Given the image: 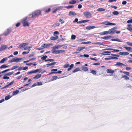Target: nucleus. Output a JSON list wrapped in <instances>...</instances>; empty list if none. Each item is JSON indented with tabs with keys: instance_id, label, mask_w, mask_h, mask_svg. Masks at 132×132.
I'll use <instances>...</instances> for the list:
<instances>
[{
	"instance_id": "f257e3e1",
	"label": "nucleus",
	"mask_w": 132,
	"mask_h": 132,
	"mask_svg": "<svg viewBox=\"0 0 132 132\" xmlns=\"http://www.w3.org/2000/svg\"><path fill=\"white\" fill-rule=\"evenodd\" d=\"M42 15L41 11L40 10H38L33 12L32 14H30L29 16H31V18H35L38 17L39 15Z\"/></svg>"
},
{
	"instance_id": "f03ea898",
	"label": "nucleus",
	"mask_w": 132,
	"mask_h": 132,
	"mask_svg": "<svg viewBox=\"0 0 132 132\" xmlns=\"http://www.w3.org/2000/svg\"><path fill=\"white\" fill-rule=\"evenodd\" d=\"M27 17H26L22 19L21 21V23L23 24V26L24 27L29 26V24L28 21H27Z\"/></svg>"
},
{
	"instance_id": "7ed1b4c3",
	"label": "nucleus",
	"mask_w": 132,
	"mask_h": 132,
	"mask_svg": "<svg viewBox=\"0 0 132 132\" xmlns=\"http://www.w3.org/2000/svg\"><path fill=\"white\" fill-rule=\"evenodd\" d=\"M64 50H53L52 53L57 54H58L64 53Z\"/></svg>"
},
{
	"instance_id": "20e7f679",
	"label": "nucleus",
	"mask_w": 132,
	"mask_h": 132,
	"mask_svg": "<svg viewBox=\"0 0 132 132\" xmlns=\"http://www.w3.org/2000/svg\"><path fill=\"white\" fill-rule=\"evenodd\" d=\"M83 14L84 16L87 18H90L92 17L91 13L88 11L84 12Z\"/></svg>"
},
{
	"instance_id": "39448f33",
	"label": "nucleus",
	"mask_w": 132,
	"mask_h": 132,
	"mask_svg": "<svg viewBox=\"0 0 132 132\" xmlns=\"http://www.w3.org/2000/svg\"><path fill=\"white\" fill-rule=\"evenodd\" d=\"M41 69H37L35 70L34 71H31L28 73V74H30L33 73H36L37 72L40 73L41 72Z\"/></svg>"
},
{
	"instance_id": "423d86ee",
	"label": "nucleus",
	"mask_w": 132,
	"mask_h": 132,
	"mask_svg": "<svg viewBox=\"0 0 132 132\" xmlns=\"http://www.w3.org/2000/svg\"><path fill=\"white\" fill-rule=\"evenodd\" d=\"M7 48L6 45H2L0 47V51H2L6 49Z\"/></svg>"
},
{
	"instance_id": "0eeeda50",
	"label": "nucleus",
	"mask_w": 132,
	"mask_h": 132,
	"mask_svg": "<svg viewBox=\"0 0 132 132\" xmlns=\"http://www.w3.org/2000/svg\"><path fill=\"white\" fill-rule=\"evenodd\" d=\"M116 29L115 27H113L111 29L109 30V33L111 34H114L115 32V30H114Z\"/></svg>"
},
{
	"instance_id": "6e6552de",
	"label": "nucleus",
	"mask_w": 132,
	"mask_h": 132,
	"mask_svg": "<svg viewBox=\"0 0 132 132\" xmlns=\"http://www.w3.org/2000/svg\"><path fill=\"white\" fill-rule=\"evenodd\" d=\"M105 24L106 25H115L116 24V23H113L110 22L109 21H105L104 22L102 23V24Z\"/></svg>"
},
{
	"instance_id": "1a4fd4ad",
	"label": "nucleus",
	"mask_w": 132,
	"mask_h": 132,
	"mask_svg": "<svg viewBox=\"0 0 132 132\" xmlns=\"http://www.w3.org/2000/svg\"><path fill=\"white\" fill-rule=\"evenodd\" d=\"M51 45V44H43L42 45V47L45 48H49L50 46Z\"/></svg>"
},
{
	"instance_id": "9d476101",
	"label": "nucleus",
	"mask_w": 132,
	"mask_h": 132,
	"mask_svg": "<svg viewBox=\"0 0 132 132\" xmlns=\"http://www.w3.org/2000/svg\"><path fill=\"white\" fill-rule=\"evenodd\" d=\"M59 38V37L57 36H51L50 37V39L51 40H55Z\"/></svg>"
},
{
	"instance_id": "9b49d317",
	"label": "nucleus",
	"mask_w": 132,
	"mask_h": 132,
	"mask_svg": "<svg viewBox=\"0 0 132 132\" xmlns=\"http://www.w3.org/2000/svg\"><path fill=\"white\" fill-rule=\"evenodd\" d=\"M113 50V51H111L112 52H119L120 51V50H116L114 49L113 48H106L104 50Z\"/></svg>"
},
{
	"instance_id": "f8f14e48",
	"label": "nucleus",
	"mask_w": 132,
	"mask_h": 132,
	"mask_svg": "<svg viewBox=\"0 0 132 132\" xmlns=\"http://www.w3.org/2000/svg\"><path fill=\"white\" fill-rule=\"evenodd\" d=\"M14 82V81H12L11 82H10L7 85H6V86L4 87H3L2 88H1V89H4L5 88H6V87H8L9 86H10L12 85V84H13V83Z\"/></svg>"
},
{
	"instance_id": "ddd939ff",
	"label": "nucleus",
	"mask_w": 132,
	"mask_h": 132,
	"mask_svg": "<svg viewBox=\"0 0 132 132\" xmlns=\"http://www.w3.org/2000/svg\"><path fill=\"white\" fill-rule=\"evenodd\" d=\"M125 48L126 50L129 51H130L131 52H132V48L130 47H127V46H124L123 47Z\"/></svg>"
},
{
	"instance_id": "4468645a",
	"label": "nucleus",
	"mask_w": 132,
	"mask_h": 132,
	"mask_svg": "<svg viewBox=\"0 0 132 132\" xmlns=\"http://www.w3.org/2000/svg\"><path fill=\"white\" fill-rule=\"evenodd\" d=\"M106 72L108 73H111L113 74L114 71L111 69H108L106 70Z\"/></svg>"
},
{
	"instance_id": "2eb2a0df",
	"label": "nucleus",
	"mask_w": 132,
	"mask_h": 132,
	"mask_svg": "<svg viewBox=\"0 0 132 132\" xmlns=\"http://www.w3.org/2000/svg\"><path fill=\"white\" fill-rule=\"evenodd\" d=\"M14 58V62L16 63L20 62V60L22 59V58H16V57H15Z\"/></svg>"
},
{
	"instance_id": "dca6fc26",
	"label": "nucleus",
	"mask_w": 132,
	"mask_h": 132,
	"mask_svg": "<svg viewBox=\"0 0 132 132\" xmlns=\"http://www.w3.org/2000/svg\"><path fill=\"white\" fill-rule=\"evenodd\" d=\"M95 28L96 27L95 26H87L86 27V29L87 30H89L91 29L94 28Z\"/></svg>"
},
{
	"instance_id": "f3484780",
	"label": "nucleus",
	"mask_w": 132,
	"mask_h": 132,
	"mask_svg": "<svg viewBox=\"0 0 132 132\" xmlns=\"http://www.w3.org/2000/svg\"><path fill=\"white\" fill-rule=\"evenodd\" d=\"M69 16L72 15L75 16L77 15V14L74 12L73 11H70L69 13Z\"/></svg>"
},
{
	"instance_id": "a211bd4d",
	"label": "nucleus",
	"mask_w": 132,
	"mask_h": 132,
	"mask_svg": "<svg viewBox=\"0 0 132 132\" xmlns=\"http://www.w3.org/2000/svg\"><path fill=\"white\" fill-rule=\"evenodd\" d=\"M85 48V47H78L76 49V50L78 51H80L81 50H83Z\"/></svg>"
},
{
	"instance_id": "6ab92c4d",
	"label": "nucleus",
	"mask_w": 132,
	"mask_h": 132,
	"mask_svg": "<svg viewBox=\"0 0 132 132\" xmlns=\"http://www.w3.org/2000/svg\"><path fill=\"white\" fill-rule=\"evenodd\" d=\"M41 77V74H38L35 76L33 78V79H38L40 78Z\"/></svg>"
},
{
	"instance_id": "aec40b11",
	"label": "nucleus",
	"mask_w": 132,
	"mask_h": 132,
	"mask_svg": "<svg viewBox=\"0 0 132 132\" xmlns=\"http://www.w3.org/2000/svg\"><path fill=\"white\" fill-rule=\"evenodd\" d=\"M119 55H128L129 54V53L128 52H120L119 53Z\"/></svg>"
},
{
	"instance_id": "412c9836",
	"label": "nucleus",
	"mask_w": 132,
	"mask_h": 132,
	"mask_svg": "<svg viewBox=\"0 0 132 132\" xmlns=\"http://www.w3.org/2000/svg\"><path fill=\"white\" fill-rule=\"evenodd\" d=\"M11 32V31L9 29H7V31L5 32L4 33L5 36H7Z\"/></svg>"
},
{
	"instance_id": "4be33fe9",
	"label": "nucleus",
	"mask_w": 132,
	"mask_h": 132,
	"mask_svg": "<svg viewBox=\"0 0 132 132\" xmlns=\"http://www.w3.org/2000/svg\"><path fill=\"white\" fill-rule=\"evenodd\" d=\"M76 3V1L75 0H72L70 1L69 2V3L70 4H75Z\"/></svg>"
},
{
	"instance_id": "5701e85b",
	"label": "nucleus",
	"mask_w": 132,
	"mask_h": 132,
	"mask_svg": "<svg viewBox=\"0 0 132 132\" xmlns=\"http://www.w3.org/2000/svg\"><path fill=\"white\" fill-rule=\"evenodd\" d=\"M116 65L120 67H122V66L124 65L123 63L119 62L117 63Z\"/></svg>"
},
{
	"instance_id": "b1692460",
	"label": "nucleus",
	"mask_w": 132,
	"mask_h": 132,
	"mask_svg": "<svg viewBox=\"0 0 132 132\" xmlns=\"http://www.w3.org/2000/svg\"><path fill=\"white\" fill-rule=\"evenodd\" d=\"M121 78H124L126 80H128L129 79V77L126 75H123L121 77Z\"/></svg>"
},
{
	"instance_id": "393cba45",
	"label": "nucleus",
	"mask_w": 132,
	"mask_h": 132,
	"mask_svg": "<svg viewBox=\"0 0 132 132\" xmlns=\"http://www.w3.org/2000/svg\"><path fill=\"white\" fill-rule=\"evenodd\" d=\"M7 59V57H5L2 60L0 61V63H3Z\"/></svg>"
},
{
	"instance_id": "a878e982",
	"label": "nucleus",
	"mask_w": 132,
	"mask_h": 132,
	"mask_svg": "<svg viewBox=\"0 0 132 132\" xmlns=\"http://www.w3.org/2000/svg\"><path fill=\"white\" fill-rule=\"evenodd\" d=\"M62 46V45H58L57 46H55L53 47V48L54 49H58L59 48H60Z\"/></svg>"
},
{
	"instance_id": "bb28decb",
	"label": "nucleus",
	"mask_w": 132,
	"mask_h": 132,
	"mask_svg": "<svg viewBox=\"0 0 132 132\" xmlns=\"http://www.w3.org/2000/svg\"><path fill=\"white\" fill-rule=\"evenodd\" d=\"M8 67H9V65H6L5 64H3L0 66V68L2 69L3 68H6Z\"/></svg>"
},
{
	"instance_id": "cd10ccee",
	"label": "nucleus",
	"mask_w": 132,
	"mask_h": 132,
	"mask_svg": "<svg viewBox=\"0 0 132 132\" xmlns=\"http://www.w3.org/2000/svg\"><path fill=\"white\" fill-rule=\"evenodd\" d=\"M74 66V64H71L69 67V68L68 69L67 71H69L71 70Z\"/></svg>"
},
{
	"instance_id": "c85d7f7f",
	"label": "nucleus",
	"mask_w": 132,
	"mask_h": 132,
	"mask_svg": "<svg viewBox=\"0 0 132 132\" xmlns=\"http://www.w3.org/2000/svg\"><path fill=\"white\" fill-rule=\"evenodd\" d=\"M56 63V62H53V63H51L49 64H47V67H48V65L51 66L53 65H55V64Z\"/></svg>"
},
{
	"instance_id": "c756f323",
	"label": "nucleus",
	"mask_w": 132,
	"mask_h": 132,
	"mask_svg": "<svg viewBox=\"0 0 132 132\" xmlns=\"http://www.w3.org/2000/svg\"><path fill=\"white\" fill-rule=\"evenodd\" d=\"M57 78V76H53L52 78V80L53 81L55 80H56Z\"/></svg>"
},
{
	"instance_id": "7c9ffc66",
	"label": "nucleus",
	"mask_w": 132,
	"mask_h": 132,
	"mask_svg": "<svg viewBox=\"0 0 132 132\" xmlns=\"http://www.w3.org/2000/svg\"><path fill=\"white\" fill-rule=\"evenodd\" d=\"M19 92V91L18 90H16L13 92V95H15L17 94Z\"/></svg>"
},
{
	"instance_id": "2f4dec72",
	"label": "nucleus",
	"mask_w": 132,
	"mask_h": 132,
	"mask_svg": "<svg viewBox=\"0 0 132 132\" xmlns=\"http://www.w3.org/2000/svg\"><path fill=\"white\" fill-rule=\"evenodd\" d=\"M74 6L73 5H69L65 7V8L67 9H69L71 8H74Z\"/></svg>"
},
{
	"instance_id": "473e14b6",
	"label": "nucleus",
	"mask_w": 132,
	"mask_h": 132,
	"mask_svg": "<svg viewBox=\"0 0 132 132\" xmlns=\"http://www.w3.org/2000/svg\"><path fill=\"white\" fill-rule=\"evenodd\" d=\"M82 70L85 71H86L88 70L87 67H82Z\"/></svg>"
},
{
	"instance_id": "72a5a7b5",
	"label": "nucleus",
	"mask_w": 132,
	"mask_h": 132,
	"mask_svg": "<svg viewBox=\"0 0 132 132\" xmlns=\"http://www.w3.org/2000/svg\"><path fill=\"white\" fill-rule=\"evenodd\" d=\"M90 72L94 75H96V71L93 70H91Z\"/></svg>"
},
{
	"instance_id": "f704fd0d",
	"label": "nucleus",
	"mask_w": 132,
	"mask_h": 132,
	"mask_svg": "<svg viewBox=\"0 0 132 132\" xmlns=\"http://www.w3.org/2000/svg\"><path fill=\"white\" fill-rule=\"evenodd\" d=\"M11 97V96L10 95H7L5 96V99L6 100H7L9 99Z\"/></svg>"
},
{
	"instance_id": "c9c22d12",
	"label": "nucleus",
	"mask_w": 132,
	"mask_h": 132,
	"mask_svg": "<svg viewBox=\"0 0 132 132\" xmlns=\"http://www.w3.org/2000/svg\"><path fill=\"white\" fill-rule=\"evenodd\" d=\"M113 14L115 15H117L119 14V13L118 11H114L112 12Z\"/></svg>"
},
{
	"instance_id": "e433bc0d",
	"label": "nucleus",
	"mask_w": 132,
	"mask_h": 132,
	"mask_svg": "<svg viewBox=\"0 0 132 132\" xmlns=\"http://www.w3.org/2000/svg\"><path fill=\"white\" fill-rule=\"evenodd\" d=\"M80 69L79 68H77L75 69L73 71V72L75 73L79 71Z\"/></svg>"
},
{
	"instance_id": "4c0bfd02",
	"label": "nucleus",
	"mask_w": 132,
	"mask_h": 132,
	"mask_svg": "<svg viewBox=\"0 0 132 132\" xmlns=\"http://www.w3.org/2000/svg\"><path fill=\"white\" fill-rule=\"evenodd\" d=\"M13 72L12 71L8 73H7L5 74V75L7 76H10L12 75L13 74Z\"/></svg>"
},
{
	"instance_id": "58836bf2",
	"label": "nucleus",
	"mask_w": 132,
	"mask_h": 132,
	"mask_svg": "<svg viewBox=\"0 0 132 132\" xmlns=\"http://www.w3.org/2000/svg\"><path fill=\"white\" fill-rule=\"evenodd\" d=\"M105 10V9H104L102 8H99L97 9V11H103Z\"/></svg>"
},
{
	"instance_id": "ea45409f",
	"label": "nucleus",
	"mask_w": 132,
	"mask_h": 132,
	"mask_svg": "<svg viewBox=\"0 0 132 132\" xmlns=\"http://www.w3.org/2000/svg\"><path fill=\"white\" fill-rule=\"evenodd\" d=\"M47 57V56L46 55H45L43 57H42L41 58V59L42 60H46V58Z\"/></svg>"
},
{
	"instance_id": "a19ab883",
	"label": "nucleus",
	"mask_w": 132,
	"mask_h": 132,
	"mask_svg": "<svg viewBox=\"0 0 132 132\" xmlns=\"http://www.w3.org/2000/svg\"><path fill=\"white\" fill-rule=\"evenodd\" d=\"M51 8H49L47 10H45V12L46 13H48L49 12H50L51 11Z\"/></svg>"
},
{
	"instance_id": "79ce46f5",
	"label": "nucleus",
	"mask_w": 132,
	"mask_h": 132,
	"mask_svg": "<svg viewBox=\"0 0 132 132\" xmlns=\"http://www.w3.org/2000/svg\"><path fill=\"white\" fill-rule=\"evenodd\" d=\"M93 44H96V45L97 44V45H103V44L102 43H101V42L94 43H93Z\"/></svg>"
},
{
	"instance_id": "37998d69",
	"label": "nucleus",
	"mask_w": 132,
	"mask_h": 132,
	"mask_svg": "<svg viewBox=\"0 0 132 132\" xmlns=\"http://www.w3.org/2000/svg\"><path fill=\"white\" fill-rule=\"evenodd\" d=\"M111 40L112 41H118V42H122V41H120V39H118V38L112 39H111Z\"/></svg>"
},
{
	"instance_id": "c03bdc74",
	"label": "nucleus",
	"mask_w": 132,
	"mask_h": 132,
	"mask_svg": "<svg viewBox=\"0 0 132 132\" xmlns=\"http://www.w3.org/2000/svg\"><path fill=\"white\" fill-rule=\"evenodd\" d=\"M54 61V60L52 59H47L45 61V62H48V61H50V62H53Z\"/></svg>"
},
{
	"instance_id": "a18cd8bd",
	"label": "nucleus",
	"mask_w": 132,
	"mask_h": 132,
	"mask_svg": "<svg viewBox=\"0 0 132 132\" xmlns=\"http://www.w3.org/2000/svg\"><path fill=\"white\" fill-rule=\"evenodd\" d=\"M19 66H13L12 68L11 69H10V70H12L14 69L17 68H18V67Z\"/></svg>"
},
{
	"instance_id": "49530a36",
	"label": "nucleus",
	"mask_w": 132,
	"mask_h": 132,
	"mask_svg": "<svg viewBox=\"0 0 132 132\" xmlns=\"http://www.w3.org/2000/svg\"><path fill=\"white\" fill-rule=\"evenodd\" d=\"M60 25V23H59L56 22L54 23L53 26L56 27L59 26Z\"/></svg>"
},
{
	"instance_id": "de8ad7c7",
	"label": "nucleus",
	"mask_w": 132,
	"mask_h": 132,
	"mask_svg": "<svg viewBox=\"0 0 132 132\" xmlns=\"http://www.w3.org/2000/svg\"><path fill=\"white\" fill-rule=\"evenodd\" d=\"M69 66V63H66L65 65L63 67L65 68H66L68 67Z\"/></svg>"
},
{
	"instance_id": "09e8293b",
	"label": "nucleus",
	"mask_w": 132,
	"mask_h": 132,
	"mask_svg": "<svg viewBox=\"0 0 132 132\" xmlns=\"http://www.w3.org/2000/svg\"><path fill=\"white\" fill-rule=\"evenodd\" d=\"M59 10V8H57L55 9L52 12L53 13H56V12L58 10Z\"/></svg>"
},
{
	"instance_id": "8fccbe9b",
	"label": "nucleus",
	"mask_w": 132,
	"mask_h": 132,
	"mask_svg": "<svg viewBox=\"0 0 132 132\" xmlns=\"http://www.w3.org/2000/svg\"><path fill=\"white\" fill-rule=\"evenodd\" d=\"M62 71H61L59 70L57 72H52V73H62Z\"/></svg>"
},
{
	"instance_id": "3c124183",
	"label": "nucleus",
	"mask_w": 132,
	"mask_h": 132,
	"mask_svg": "<svg viewBox=\"0 0 132 132\" xmlns=\"http://www.w3.org/2000/svg\"><path fill=\"white\" fill-rule=\"evenodd\" d=\"M28 44L29 43H26L22 44L23 47H24V46H25L26 45H28Z\"/></svg>"
},
{
	"instance_id": "603ef678",
	"label": "nucleus",
	"mask_w": 132,
	"mask_h": 132,
	"mask_svg": "<svg viewBox=\"0 0 132 132\" xmlns=\"http://www.w3.org/2000/svg\"><path fill=\"white\" fill-rule=\"evenodd\" d=\"M14 62V58L12 59L11 60H9V62L10 63H11Z\"/></svg>"
},
{
	"instance_id": "864d4df0",
	"label": "nucleus",
	"mask_w": 132,
	"mask_h": 132,
	"mask_svg": "<svg viewBox=\"0 0 132 132\" xmlns=\"http://www.w3.org/2000/svg\"><path fill=\"white\" fill-rule=\"evenodd\" d=\"M102 35H105L106 34H108L109 33V31H105L102 32Z\"/></svg>"
},
{
	"instance_id": "5fc2aeb1",
	"label": "nucleus",
	"mask_w": 132,
	"mask_h": 132,
	"mask_svg": "<svg viewBox=\"0 0 132 132\" xmlns=\"http://www.w3.org/2000/svg\"><path fill=\"white\" fill-rule=\"evenodd\" d=\"M127 29L130 31L132 32V28L130 27H127Z\"/></svg>"
},
{
	"instance_id": "6e6d98bb",
	"label": "nucleus",
	"mask_w": 132,
	"mask_h": 132,
	"mask_svg": "<svg viewBox=\"0 0 132 132\" xmlns=\"http://www.w3.org/2000/svg\"><path fill=\"white\" fill-rule=\"evenodd\" d=\"M112 56H109V57H106L104 59L105 60H109L112 59Z\"/></svg>"
},
{
	"instance_id": "4d7b16f0",
	"label": "nucleus",
	"mask_w": 132,
	"mask_h": 132,
	"mask_svg": "<svg viewBox=\"0 0 132 132\" xmlns=\"http://www.w3.org/2000/svg\"><path fill=\"white\" fill-rule=\"evenodd\" d=\"M59 22H61V24H63V23L64 22V21L62 19H60L59 21Z\"/></svg>"
},
{
	"instance_id": "13d9d810",
	"label": "nucleus",
	"mask_w": 132,
	"mask_h": 132,
	"mask_svg": "<svg viewBox=\"0 0 132 132\" xmlns=\"http://www.w3.org/2000/svg\"><path fill=\"white\" fill-rule=\"evenodd\" d=\"M5 75H4L3 78V79H9V77H8L6 76H5Z\"/></svg>"
},
{
	"instance_id": "bf43d9fd",
	"label": "nucleus",
	"mask_w": 132,
	"mask_h": 132,
	"mask_svg": "<svg viewBox=\"0 0 132 132\" xmlns=\"http://www.w3.org/2000/svg\"><path fill=\"white\" fill-rule=\"evenodd\" d=\"M126 43L129 46H132V43H130L129 42H126Z\"/></svg>"
},
{
	"instance_id": "052dcab7",
	"label": "nucleus",
	"mask_w": 132,
	"mask_h": 132,
	"mask_svg": "<svg viewBox=\"0 0 132 132\" xmlns=\"http://www.w3.org/2000/svg\"><path fill=\"white\" fill-rule=\"evenodd\" d=\"M123 73L124 74H126V75H127V76H129V73L128 72H126V71H124V72H123Z\"/></svg>"
},
{
	"instance_id": "680f3d73",
	"label": "nucleus",
	"mask_w": 132,
	"mask_h": 132,
	"mask_svg": "<svg viewBox=\"0 0 132 132\" xmlns=\"http://www.w3.org/2000/svg\"><path fill=\"white\" fill-rule=\"evenodd\" d=\"M71 38L72 39H75L76 38V36L74 35H72L71 36Z\"/></svg>"
},
{
	"instance_id": "e2e57ef3",
	"label": "nucleus",
	"mask_w": 132,
	"mask_h": 132,
	"mask_svg": "<svg viewBox=\"0 0 132 132\" xmlns=\"http://www.w3.org/2000/svg\"><path fill=\"white\" fill-rule=\"evenodd\" d=\"M90 43V42H82L81 43V44H87Z\"/></svg>"
},
{
	"instance_id": "0e129e2a",
	"label": "nucleus",
	"mask_w": 132,
	"mask_h": 132,
	"mask_svg": "<svg viewBox=\"0 0 132 132\" xmlns=\"http://www.w3.org/2000/svg\"><path fill=\"white\" fill-rule=\"evenodd\" d=\"M89 21V20H82V23L88 22Z\"/></svg>"
},
{
	"instance_id": "69168bd1",
	"label": "nucleus",
	"mask_w": 132,
	"mask_h": 132,
	"mask_svg": "<svg viewBox=\"0 0 132 132\" xmlns=\"http://www.w3.org/2000/svg\"><path fill=\"white\" fill-rule=\"evenodd\" d=\"M29 52V51L28 52H27L26 51H24L22 52V54L23 55L27 54Z\"/></svg>"
},
{
	"instance_id": "338daca9",
	"label": "nucleus",
	"mask_w": 132,
	"mask_h": 132,
	"mask_svg": "<svg viewBox=\"0 0 132 132\" xmlns=\"http://www.w3.org/2000/svg\"><path fill=\"white\" fill-rule=\"evenodd\" d=\"M37 85L38 86L41 85H42V83L41 82H37Z\"/></svg>"
},
{
	"instance_id": "774afa93",
	"label": "nucleus",
	"mask_w": 132,
	"mask_h": 132,
	"mask_svg": "<svg viewBox=\"0 0 132 132\" xmlns=\"http://www.w3.org/2000/svg\"><path fill=\"white\" fill-rule=\"evenodd\" d=\"M18 47L20 48H21L22 47H23V46L22 45V44H21L19 45L18 46Z\"/></svg>"
}]
</instances>
